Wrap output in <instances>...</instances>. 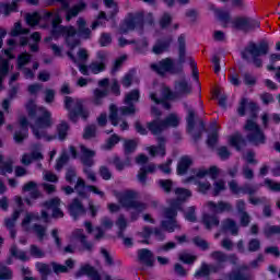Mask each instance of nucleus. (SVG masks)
<instances>
[{
    "mask_svg": "<svg viewBox=\"0 0 280 280\" xmlns=\"http://www.w3.org/2000/svg\"><path fill=\"white\" fill-rule=\"evenodd\" d=\"M178 43V63H174V59L165 58L160 60L158 63H151V69L158 75H165V73H172V75H180L184 68L183 65L187 62V40L185 34H180L177 38Z\"/></svg>",
    "mask_w": 280,
    "mask_h": 280,
    "instance_id": "f257e3e1",
    "label": "nucleus"
},
{
    "mask_svg": "<svg viewBox=\"0 0 280 280\" xmlns=\"http://www.w3.org/2000/svg\"><path fill=\"white\" fill-rule=\"evenodd\" d=\"M229 189L233 196H248L249 205L254 207H259V205H264L262 214L265 218H272V207L268 203L267 197H255L258 189L257 186H253L248 183L243 184L240 186L235 179L229 182Z\"/></svg>",
    "mask_w": 280,
    "mask_h": 280,
    "instance_id": "f03ea898",
    "label": "nucleus"
},
{
    "mask_svg": "<svg viewBox=\"0 0 280 280\" xmlns=\"http://www.w3.org/2000/svg\"><path fill=\"white\" fill-rule=\"evenodd\" d=\"M270 51V45L266 40H261L258 45L255 42H249L248 45L241 52L243 60H248V54L253 58V63L257 69H261L264 67V61L259 58V56H267Z\"/></svg>",
    "mask_w": 280,
    "mask_h": 280,
    "instance_id": "7ed1b4c3",
    "label": "nucleus"
},
{
    "mask_svg": "<svg viewBox=\"0 0 280 280\" xmlns=\"http://www.w3.org/2000/svg\"><path fill=\"white\" fill-rule=\"evenodd\" d=\"M65 108L69 112L68 118L72 121V124L78 122V117H81L83 121H86L89 117H91V112L84 107V101L82 98H78L73 107V97L66 96Z\"/></svg>",
    "mask_w": 280,
    "mask_h": 280,
    "instance_id": "20e7f679",
    "label": "nucleus"
},
{
    "mask_svg": "<svg viewBox=\"0 0 280 280\" xmlns=\"http://www.w3.org/2000/svg\"><path fill=\"white\" fill-rule=\"evenodd\" d=\"M84 189H88V191H91L92 194L100 196V198H104L106 196V194L100 190L97 186L86 184V182L82 177H78L74 188L71 186L61 187V191H63L66 196H71V194H74L77 190L79 198L86 199L89 198V192H86Z\"/></svg>",
    "mask_w": 280,
    "mask_h": 280,
    "instance_id": "39448f33",
    "label": "nucleus"
},
{
    "mask_svg": "<svg viewBox=\"0 0 280 280\" xmlns=\"http://www.w3.org/2000/svg\"><path fill=\"white\" fill-rule=\"evenodd\" d=\"M211 259L213 261H217V264H208L210 275H218L220 270H224L226 264H231L232 266H237V261H240V258L237 257V254H226L222 250H214L210 254Z\"/></svg>",
    "mask_w": 280,
    "mask_h": 280,
    "instance_id": "423d86ee",
    "label": "nucleus"
},
{
    "mask_svg": "<svg viewBox=\"0 0 280 280\" xmlns=\"http://www.w3.org/2000/svg\"><path fill=\"white\" fill-rule=\"evenodd\" d=\"M75 34H78V30H75V26H52L50 31V36L57 40V38H60V36H65L66 38V45L70 49H75V47H80L81 42L78 38H74Z\"/></svg>",
    "mask_w": 280,
    "mask_h": 280,
    "instance_id": "0eeeda50",
    "label": "nucleus"
},
{
    "mask_svg": "<svg viewBox=\"0 0 280 280\" xmlns=\"http://www.w3.org/2000/svg\"><path fill=\"white\" fill-rule=\"evenodd\" d=\"M115 196L125 209H135L138 213L148 209V205L137 200V191L135 190H125L124 194L115 192Z\"/></svg>",
    "mask_w": 280,
    "mask_h": 280,
    "instance_id": "6e6552de",
    "label": "nucleus"
},
{
    "mask_svg": "<svg viewBox=\"0 0 280 280\" xmlns=\"http://www.w3.org/2000/svg\"><path fill=\"white\" fill-rule=\"evenodd\" d=\"M143 27H145V13H143V11H139L127 14V18L120 24V32L121 34H128V32L143 30Z\"/></svg>",
    "mask_w": 280,
    "mask_h": 280,
    "instance_id": "1a4fd4ad",
    "label": "nucleus"
},
{
    "mask_svg": "<svg viewBox=\"0 0 280 280\" xmlns=\"http://www.w3.org/2000/svg\"><path fill=\"white\" fill-rule=\"evenodd\" d=\"M95 151L91 150L84 145H81V163L83 165V174L86 176L88 180L92 183H97V176L95 172L91 170L95 165Z\"/></svg>",
    "mask_w": 280,
    "mask_h": 280,
    "instance_id": "9d476101",
    "label": "nucleus"
},
{
    "mask_svg": "<svg viewBox=\"0 0 280 280\" xmlns=\"http://www.w3.org/2000/svg\"><path fill=\"white\" fill-rule=\"evenodd\" d=\"M232 25L235 30L243 32L244 34H250L261 30V21L259 19L250 16H236L232 21Z\"/></svg>",
    "mask_w": 280,
    "mask_h": 280,
    "instance_id": "9b49d317",
    "label": "nucleus"
},
{
    "mask_svg": "<svg viewBox=\"0 0 280 280\" xmlns=\"http://www.w3.org/2000/svg\"><path fill=\"white\" fill-rule=\"evenodd\" d=\"M244 130L249 132L247 135V141H249L252 145H264L266 143V133H264V130H261V127L256 121L247 119Z\"/></svg>",
    "mask_w": 280,
    "mask_h": 280,
    "instance_id": "f8f14e48",
    "label": "nucleus"
},
{
    "mask_svg": "<svg viewBox=\"0 0 280 280\" xmlns=\"http://www.w3.org/2000/svg\"><path fill=\"white\" fill-rule=\"evenodd\" d=\"M108 119L109 122L114 126V128H117V126H119L122 132L126 130H130V125H128V122L119 116V107H117V105L115 104L109 105Z\"/></svg>",
    "mask_w": 280,
    "mask_h": 280,
    "instance_id": "ddd939ff",
    "label": "nucleus"
},
{
    "mask_svg": "<svg viewBox=\"0 0 280 280\" xmlns=\"http://www.w3.org/2000/svg\"><path fill=\"white\" fill-rule=\"evenodd\" d=\"M20 130L14 132L13 139L15 143H23L27 137H30V120L26 116H20L19 118Z\"/></svg>",
    "mask_w": 280,
    "mask_h": 280,
    "instance_id": "4468645a",
    "label": "nucleus"
},
{
    "mask_svg": "<svg viewBox=\"0 0 280 280\" xmlns=\"http://www.w3.org/2000/svg\"><path fill=\"white\" fill-rule=\"evenodd\" d=\"M68 212L73 220H80V218L86 215V208L80 198H74L68 206Z\"/></svg>",
    "mask_w": 280,
    "mask_h": 280,
    "instance_id": "2eb2a0df",
    "label": "nucleus"
},
{
    "mask_svg": "<svg viewBox=\"0 0 280 280\" xmlns=\"http://www.w3.org/2000/svg\"><path fill=\"white\" fill-rule=\"evenodd\" d=\"M74 276L77 279H80V277H86L91 280H102V275H100V271L95 267L91 266V264L81 265Z\"/></svg>",
    "mask_w": 280,
    "mask_h": 280,
    "instance_id": "dca6fc26",
    "label": "nucleus"
},
{
    "mask_svg": "<svg viewBox=\"0 0 280 280\" xmlns=\"http://www.w3.org/2000/svg\"><path fill=\"white\" fill-rule=\"evenodd\" d=\"M166 143L167 140L165 139V137L159 136L158 145H150L147 148V151L152 158L161 156V159H164V156L167 154Z\"/></svg>",
    "mask_w": 280,
    "mask_h": 280,
    "instance_id": "f3484780",
    "label": "nucleus"
},
{
    "mask_svg": "<svg viewBox=\"0 0 280 280\" xmlns=\"http://www.w3.org/2000/svg\"><path fill=\"white\" fill-rule=\"evenodd\" d=\"M60 203L61 200L58 197L51 198L49 200L44 201L43 207H45V209H51V218H54V220H60L62 218H65V211H62V209H60Z\"/></svg>",
    "mask_w": 280,
    "mask_h": 280,
    "instance_id": "a211bd4d",
    "label": "nucleus"
},
{
    "mask_svg": "<svg viewBox=\"0 0 280 280\" xmlns=\"http://www.w3.org/2000/svg\"><path fill=\"white\" fill-rule=\"evenodd\" d=\"M14 259H20V261H30L27 253L19 249L16 244L11 245L9 248V256L5 260L7 266H12V264H14Z\"/></svg>",
    "mask_w": 280,
    "mask_h": 280,
    "instance_id": "6ab92c4d",
    "label": "nucleus"
},
{
    "mask_svg": "<svg viewBox=\"0 0 280 280\" xmlns=\"http://www.w3.org/2000/svg\"><path fill=\"white\" fill-rule=\"evenodd\" d=\"M40 222L43 220L44 222H49V212L46 210H42L40 214L38 212H27L22 220V228L27 229V225L32 223V221Z\"/></svg>",
    "mask_w": 280,
    "mask_h": 280,
    "instance_id": "aec40b11",
    "label": "nucleus"
},
{
    "mask_svg": "<svg viewBox=\"0 0 280 280\" xmlns=\"http://www.w3.org/2000/svg\"><path fill=\"white\" fill-rule=\"evenodd\" d=\"M228 143L229 145H231V148H234L236 152H242V150H244V148H246V145L248 144L246 138H244V136L240 133V131L230 136L228 139Z\"/></svg>",
    "mask_w": 280,
    "mask_h": 280,
    "instance_id": "412c9836",
    "label": "nucleus"
},
{
    "mask_svg": "<svg viewBox=\"0 0 280 280\" xmlns=\"http://www.w3.org/2000/svg\"><path fill=\"white\" fill-rule=\"evenodd\" d=\"M174 43V37L166 36L163 39H159L155 45L153 46V54L156 56H161V54H165V51H170V47Z\"/></svg>",
    "mask_w": 280,
    "mask_h": 280,
    "instance_id": "4be33fe9",
    "label": "nucleus"
},
{
    "mask_svg": "<svg viewBox=\"0 0 280 280\" xmlns=\"http://www.w3.org/2000/svg\"><path fill=\"white\" fill-rule=\"evenodd\" d=\"M208 208L212 213H231L233 211V205L226 201H208Z\"/></svg>",
    "mask_w": 280,
    "mask_h": 280,
    "instance_id": "5701e85b",
    "label": "nucleus"
},
{
    "mask_svg": "<svg viewBox=\"0 0 280 280\" xmlns=\"http://www.w3.org/2000/svg\"><path fill=\"white\" fill-rule=\"evenodd\" d=\"M50 265L52 267V272H55V275H67V272L75 268V261L71 258L67 259L65 261V265H60L56 261L50 262Z\"/></svg>",
    "mask_w": 280,
    "mask_h": 280,
    "instance_id": "b1692460",
    "label": "nucleus"
},
{
    "mask_svg": "<svg viewBox=\"0 0 280 280\" xmlns=\"http://www.w3.org/2000/svg\"><path fill=\"white\" fill-rule=\"evenodd\" d=\"M30 128L33 132V136L35 137V139L37 141L44 140V141L50 142V141H55V139H56V135L49 136L47 133L46 128L37 127L35 125H30Z\"/></svg>",
    "mask_w": 280,
    "mask_h": 280,
    "instance_id": "393cba45",
    "label": "nucleus"
},
{
    "mask_svg": "<svg viewBox=\"0 0 280 280\" xmlns=\"http://www.w3.org/2000/svg\"><path fill=\"white\" fill-rule=\"evenodd\" d=\"M35 126L37 128H51L54 126V120H51V112L44 110L40 116L35 118Z\"/></svg>",
    "mask_w": 280,
    "mask_h": 280,
    "instance_id": "a878e982",
    "label": "nucleus"
},
{
    "mask_svg": "<svg viewBox=\"0 0 280 280\" xmlns=\"http://www.w3.org/2000/svg\"><path fill=\"white\" fill-rule=\"evenodd\" d=\"M156 172V164H149L147 167H141L137 177L142 187L148 185V174H154Z\"/></svg>",
    "mask_w": 280,
    "mask_h": 280,
    "instance_id": "bb28decb",
    "label": "nucleus"
},
{
    "mask_svg": "<svg viewBox=\"0 0 280 280\" xmlns=\"http://www.w3.org/2000/svg\"><path fill=\"white\" fill-rule=\"evenodd\" d=\"M138 259L140 264H143L144 266H154V254L148 248L138 250Z\"/></svg>",
    "mask_w": 280,
    "mask_h": 280,
    "instance_id": "cd10ccee",
    "label": "nucleus"
},
{
    "mask_svg": "<svg viewBox=\"0 0 280 280\" xmlns=\"http://www.w3.org/2000/svg\"><path fill=\"white\" fill-rule=\"evenodd\" d=\"M191 165H194V160H191V158L188 155L182 156L177 163L178 176H185V174L189 172V167H191Z\"/></svg>",
    "mask_w": 280,
    "mask_h": 280,
    "instance_id": "c85d7f7f",
    "label": "nucleus"
},
{
    "mask_svg": "<svg viewBox=\"0 0 280 280\" xmlns=\"http://www.w3.org/2000/svg\"><path fill=\"white\" fill-rule=\"evenodd\" d=\"M72 237H74V240H79V242H81V245L84 248V250H89L90 253H91V250H93V243H91L86 240L83 229H75L72 232Z\"/></svg>",
    "mask_w": 280,
    "mask_h": 280,
    "instance_id": "c756f323",
    "label": "nucleus"
},
{
    "mask_svg": "<svg viewBox=\"0 0 280 280\" xmlns=\"http://www.w3.org/2000/svg\"><path fill=\"white\" fill-rule=\"evenodd\" d=\"M44 155L38 150H33L31 153H24L21 159L22 165H32L34 161H43Z\"/></svg>",
    "mask_w": 280,
    "mask_h": 280,
    "instance_id": "7c9ffc66",
    "label": "nucleus"
},
{
    "mask_svg": "<svg viewBox=\"0 0 280 280\" xmlns=\"http://www.w3.org/2000/svg\"><path fill=\"white\" fill-rule=\"evenodd\" d=\"M22 191H30V198H32V200H38V198L43 197V192L38 190V185L36 182H27L24 184Z\"/></svg>",
    "mask_w": 280,
    "mask_h": 280,
    "instance_id": "2f4dec72",
    "label": "nucleus"
},
{
    "mask_svg": "<svg viewBox=\"0 0 280 280\" xmlns=\"http://www.w3.org/2000/svg\"><path fill=\"white\" fill-rule=\"evenodd\" d=\"M84 10H86V2L81 0L66 12V21L69 22L71 19H75V16H78L80 12H84Z\"/></svg>",
    "mask_w": 280,
    "mask_h": 280,
    "instance_id": "473e14b6",
    "label": "nucleus"
},
{
    "mask_svg": "<svg viewBox=\"0 0 280 280\" xmlns=\"http://www.w3.org/2000/svg\"><path fill=\"white\" fill-rule=\"evenodd\" d=\"M201 222L208 231H211L213 226H220V218L215 214L203 213Z\"/></svg>",
    "mask_w": 280,
    "mask_h": 280,
    "instance_id": "72a5a7b5",
    "label": "nucleus"
},
{
    "mask_svg": "<svg viewBox=\"0 0 280 280\" xmlns=\"http://www.w3.org/2000/svg\"><path fill=\"white\" fill-rule=\"evenodd\" d=\"M147 128L149 131H151V135H154L155 137H159L165 130V125L163 120L161 119H154L147 124Z\"/></svg>",
    "mask_w": 280,
    "mask_h": 280,
    "instance_id": "f704fd0d",
    "label": "nucleus"
},
{
    "mask_svg": "<svg viewBox=\"0 0 280 280\" xmlns=\"http://www.w3.org/2000/svg\"><path fill=\"white\" fill-rule=\"evenodd\" d=\"M71 127L69 126V122L67 120H61L59 125H57V136L56 139H59L60 141H67V137H69V130Z\"/></svg>",
    "mask_w": 280,
    "mask_h": 280,
    "instance_id": "c9c22d12",
    "label": "nucleus"
},
{
    "mask_svg": "<svg viewBox=\"0 0 280 280\" xmlns=\"http://www.w3.org/2000/svg\"><path fill=\"white\" fill-rule=\"evenodd\" d=\"M161 229L166 233H174V231H180V224L177 219H166L161 221Z\"/></svg>",
    "mask_w": 280,
    "mask_h": 280,
    "instance_id": "e433bc0d",
    "label": "nucleus"
},
{
    "mask_svg": "<svg viewBox=\"0 0 280 280\" xmlns=\"http://www.w3.org/2000/svg\"><path fill=\"white\" fill-rule=\"evenodd\" d=\"M12 12H19V3L16 1H12L11 3L0 2V14L10 16Z\"/></svg>",
    "mask_w": 280,
    "mask_h": 280,
    "instance_id": "4c0bfd02",
    "label": "nucleus"
},
{
    "mask_svg": "<svg viewBox=\"0 0 280 280\" xmlns=\"http://www.w3.org/2000/svg\"><path fill=\"white\" fill-rule=\"evenodd\" d=\"M249 265H243L240 267V269L232 271L229 275L230 280H250V276L243 273L242 270H248Z\"/></svg>",
    "mask_w": 280,
    "mask_h": 280,
    "instance_id": "58836bf2",
    "label": "nucleus"
},
{
    "mask_svg": "<svg viewBox=\"0 0 280 280\" xmlns=\"http://www.w3.org/2000/svg\"><path fill=\"white\" fill-rule=\"evenodd\" d=\"M222 230L230 231V233L234 236L240 234V228L237 226V223L233 219L223 220Z\"/></svg>",
    "mask_w": 280,
    "mask_h": 280,
    "instance_id": "ea45409f",
    "label": "nucleus"
},
{
    "mask_svg": "<svg viewBox=\"0 0 280 280\" xmlns=\"http://www.w3.org/2000/svg\"><path fill=\"white\" fill-rule=\"evenodd\" d=\"M138 147H139V143L137 142V140L125 139L122 144L125 156H129V154L137 152Z\"/></svg>",
    "mask_w": 280,
    "mask_h": 280,
    "instance_id": "a19ab883",
    "label": "nucleus"
},
{
    "mask_svg": "<svg viewBox=\"0 0 280 280\" xmlns=\"http://www.w3.org/2000/svg\"><path fill=\"white\" fill-rule=\"evenodd\" d=\"M108 89L100 90L96 88L93 92L94 98L92 101L94 106H102V104H104L103 98L108 97Z\"/></svg>",
    "mask_w": 280,
    "mask_h": 280,
    "instance_id": "79ce46f5",
    "label": "nucleus"
},
{
    "mask_svg": "<svg viewBox=\"0 0 280 280\" xmlns=\"http://www.w3.org/2000/svg\"><path fill=\"white\" fill-rule=\"evenodd\" d=\"M177 95H191V85L186 80L177 81L175 83Z\"/></svg>",
    "mask_w": 280,
    "mask_h": 280,
    "instance_id": "37998d69",
    "label": "nucleus"
},
{
    "mask_svg": "<svg viewBox=\"0 0 280 280\" xmlns=\"http://www.w3.org/2000/svg\"><path fill=\"white\" fill-rule=\"evenodd\" d=\"M30 62H32V54L24 51L18 56L16 67L21 71L25 69L26 65H30Z\"/></svg>",
    "mask_w": 280,
    "mask_h": 280,
    "instance_id": "c03bdc74",
    "label": "nucleus"
},
{
    "mask_svg": "<svg viewBox=\"0 0 280 280\" xmlns=\"http://www.w3.org/2000/svg\"><path fill=\"white\" fill-rule=\"evenodd\" d=\"M215 126H217V122H213L214 128L212 132L208 133V138L206 141L208 148H211V149L215 148L218 145V142L220 141V136L218 133V128H215Z\"/></svg>",
    "mask_w": 280,
    "mask_h": 280,
    "instance_id": "a18cd8bd",
    "label": "nucleus"
},
{
    "mask_svg": "<svg viewBox=\"0 0 280 280\" xmlns=\"http://www.w3.org/2000/svg\"><path fill=\"white\" fill-rule=\"evenodd\" d=\"M114 167H116L117 172H124L126 167H130V158H126V160H121L118 155H115L112 160Z\"/></svg>",
    "mask_w": 280,
    "mask_h": 280,
    "instance_id": "49530a36",
    "label": "nucleus"
},
{
    "mask_svg": "<svg viewBox=\"0 0 280 280\" xmlns=\"http://www.w3.org/2000/svg\"><path fill=\"white\" fill-rule=\"evenodd\" d=\"M9 73H10V60L2 59L0 61V91H1V88L3 86V80L8 78Z\"/></svg>",
    "mask_w": 280,
    "mask_h": 280,
    "instance_id": "de8ad7c7",
    "label": "nucleus"
},
{
    "mask_svg": "<svg viewBox=\"0 0 280 280\" xmlns=\"http://www.w3.org/2000/svg\"><path fill=\"white\" fill-rule=\"evenodd\" d=\"M194 277L195 279H209L211 277L209 264L201 262L199 269L195 271Z\"/></svg>",
    "mask_w": 280,
    "mask_h": 280,
    "instance_id": "09e8293b",
    "label": "nucleus"
},
{
    "mask_svg": "<svg viewBox=\"0 0 280 280\" xmlns=\"http://www.w3.org/2000/svg\"><path fill=\"white\" fill-rule=\"evenodd\" d=\"M26 24L30 27H36L43 21V16L38 12L27 13L25 16Z\"/></svg>",
    "mask_w": 280,
    "mask_h": 280,
    "instance_id": "8fccbe9b",
    "label": "nucleus"
},
{
    "mask_svg": "<svg viewBox=\"0 0 280 280\" xmlns=\"http://www.w3.org/2000/svg\"><path fill=\"white\" fill-rule=\"evenodd\" d=\"M89 69L93 75H100V73H104V71H106V63L101 61H92L89 65Z\"/></svg>",
    "mask_w": 280,
    "mask_h": 280,
    "instance_id": "3c124183",
    "label": "nucleus"
},
{
    "mask_svg": "<svg viewBox=\"0 0 280 280\" xmlns=\"http://www.w3.org/2000/svg\"><path fill=\"white\" fill-rule=\"evenodd\" d=\"M186 121H187V131L194 132V128H196V110H194V108H188Z\"/></svg>",
    "mask_w": 280,
    "mask_h": 280,
    "instance_id": "603ef678",
    "label": "nucleus"
},
{
    "mask_svg": "<svg viewBox=\"0 0 280 280\" xmlns=\"http://www.w3.org/2000/svg\"><path fill=\"white\" fill-rule=\"evenodd\" d=\"M105 8H112L108 12V19H116L117 14H119V5L115 0H104Z\"/></svg>",
    "mask_w": 280,
    "mask_h": 280,
    "instance_id": "864d4df0",
    "label": "nucleus"
},
{
    "mask_svg": "<svg viewBox=\"0 0 280 280\" xmlns=\"http://www.w3.org/2000/svg\"><path fill=\"white\" fill-rule=\"evenodd\" d=\"M141 98V92L137 89L131 90L129 93L125 96V104H135V102H139Z\"/></svg>",
    "mask_w": 280,
    "mask_h": 280,
    "instance_id": "5fc2aeb1",
    "label": "nucleus"
},
{
    "mask_svg": "<svg viewBox=\"0 0 280 280\" xmlns=\"http://www.w3.org/2000/svg\"><path fill=\"white\" fill-rule=\"evenodd\" d=\"M164 124V128H177L178 124H180V120L178 119V116L175 114H170L165 119L162 120Z\"/></svg>",
    "mask_w": 280,
    "mask_h": 280,
    "instance_id": "6e6d98bb",
    "label": "nucleus"
},
{
    "mask_svg": "<svg viewBox=\"0 0 280 280\" xmlns=\"http://www.w3.org/2000/svg\"><path fill=\"white\" fill-rule=\"evenodd\" d=\"M178 259L179 261H182V264H186L187 266H192V264H196L198 256L184 252L178 255Z\"/></svg>",
    "mask_w": 280,
    "mask_h": 280,
    "instance_id": "4d7b16f0",
    "label": "nucleus"
},
{
    "mask_svg": "<svg viewBox=\"0 0 280 280\" xmlns=\"http://www.w3.org/2000/svg\"><path fill=\"white\" fill-rule=\"evenodd\" d=\"M25 108L31 119H36V117H38V107L36 106V103H34V100H30L26 103Z\"/></svg>",
    "mask_w": 280,
    "mask_h": 280,
    "instance_id": "13d9d810",
    "label": "nucleus"
},
{
    "mask_svg": "<svg viewBox=\"0 0 280 280\" xmlns=\"http://www.w3.org/2000/svg\"><path fill=\"white\" fill-rule=\"evenodd\" d=\"M22 34H30V28H23V24L21 22H15L11 30V36L16 38V36H21Z\"/></svg>",
    "mask_w": 280,
    "mask_h": 280,
    "instance_id": "bf43d9fd",
    "label": "nucleus"
},
{
    "mask_svg": "<svg viewBox=\"0 0 280 280\" xmlns=\"http://www.w3.org/2000/svg\"><path fill=\"white\" fill-rule=\"evenodd\" d=\"M172 21H174L172 14H170L168 12H164L159 20V25L161 30H167V27L172 25Z\"/></svg>",
    "mask_w": 280,
    "mask_h": 280,
    "instance_id": "052dcab7",
    "label": "nucleus"
},
{
    "mask_svg": "<svg viewBox=\"0 0 280 280\" xmlns=\"http://www.w3.org/2000/svg\"><path fill=\"white\" fill-rule=\"evenodd\" d=\"M33 231L36 234L39 242H43L45 240V236L47 235V228L45 225L40 224H33Z\"/></svg>",
    "mask_w": 280,
    "mask_h": 280,
    "instance_id": "680f3d73",
    "label": "nucleus"
},
{
    "mask_svg": "<svg viewBox=\"0 0 280 280\" xmlns=\"http://www.w3.org/2000/svg\"><path fill=\"white\" fill-rule=\"evenodd\" d=\"M35 268L38 270L42 277H49V275H51V267L45 262L37 261L35 264Z\"/></svg>",
    "mask_w": 280,
    "mask_h": 280,
    "instance_id": "e2e57ef3",
    "label": "nucleus"
},
{
    "mask_svg": "<svg viewBox=\"0 0 280 280\" xmlns=\"http://www.w3.org/2000/svg\"><path fill=\"white\" fill-rule=\"evenodd\" d=\"M175 194L177 195V199H179L180 202H185L188 198H191V190L187 188H176Z\"/></svg>",
    "mask_w": 280,
    "mask_h": 280,
    "instance_id": "0e129e2a",
    "label": "nucleus"
},
{
    "mask_svg": "<svg viewBox=\"0 0 280 280\" xmlns=\"http://www.w3.org/2000/svg\"><path fill=\"white\" fill-rule=\"evenodd\" d=\"M69 163V154L62 153L56 162L55 170L57 172H61L62 167H65Z\"/></svg>",
    "mask_w": 280,
    "mask_h": 280,
    "instance_id": "69168bd1",
    "label": "nucleus"
},
{
    "mask_svg": "<svg viewBox=\"0 0 280 280\" xmlns=\"http://www.w3.org/2000/svg\"><path fill=\"white\" fill-rule=\"evenodd\" d=\"M30 255L35 259H43L45 257V252L40 249V247H38L37 245L32 244L30 246Z\"/></svg>",
    "mask_w": 280,
    "mask_h": 280,
    "instance_id": "338daca9",
    "label": "nucleus"
},
{
    "mask_svg": "<svg viewBox=\"0 0 280 280\" xmlns=\"http://www.w3.org/2000/svg\"><path fill=\"white\" fill-rule=\"evenodd\" d=\"M12 277V269L5 265H0V280H10Z\"/></svg>",
    "mask_w": 280,
    "mask_h": 280,
    "instance_id": "774afa93",
    "label": "nucleus"
}]
</instances>
